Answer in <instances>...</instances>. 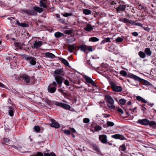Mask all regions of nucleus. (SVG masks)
Segmentation results:
<instances>
[{"label": "nucleus", "mask_w": 156, "mask_h": 156, "mask_svg": "<svg viewBox=\"0 0 156 156\" xmlns=\"http://www.w3.org/2000/svg\"><path fill=\"white\" fill-rule=\"evenodd\" d=\"M119 21L120 22H122L127 24L130 23V24H133V22L131 20H130L128 19H127L126 18H120L119 19Z\"/></svg>", "instance_id": "nucleus-10"}, {"label": "nucleus", "mask_w": 156, "mask_h": 156, "mask_svg": "<svg viewBox=\"0 0 156 156\" xmlns=\"http://www.w3.org/2000/svg\"><path fill=\"white\" fill-rule=\"evenodd\" d=\"M45 54V56L48 58H53L55 57V56L53 54L51 53L47 52Z\"/></svg>", "instance_id": "nucleus-19"}, {"label": "nucleus", "mask_w": 156, "mask_h": 156, "mask_svg": "<svg viewBox=\"0 0 156 156\" xmlns=\"http://www.w3.org/2000/svg\"><path fill=\"white\" fill-rule=\"evenodd\" d=\"M34 129L35 131L37 132H39L40 130V127L38 126H35L34 127Z\"/></svg>", "instance_id": "nucleus-41"}, {"label": "nucleus", "mask_w": 156, "mask_h": 156, "mask_svg": "<svg viewBox=\"0 0 156 156\" xmlns=\"http://www.w3.org/2000/svg\"><path fill=\"white\" fill-rule=\"evenodd\" d=\"M63 34L60 32H57L55 34V36L56 37H59L63 36Z\"/></svg>", "instance_id": "nucleus-33"}, {"label": "nucleus", "mask_w": 156, "mask_h": 156, "mask_svg": "<svg viewBox=\"0 0 156 156\" xmlns=\"http://www.w3.org/2000/svg\"><path fill=\"white\" fill-rule=\"evenodd\" d=\"M62 103H60L59 102H56L55 104V105H56V106H60L62 107Z\"/></svg>", "instance_id": "nucleus-55"}, {"label": "nucleus", "mask_w": 156, "mask_h": 156, "mask_svg": "<svg viewBox=\"0 0 156 156\" xmlns=\"http://www.w3.org/2000/svg\"><path fill=\"white\" fill-rule=\"evenodd\" d=\"M62 107L66 110H68L70 111L72 110V108H71L70 106L68 104L62 103Z\"/></svg>", "instance_id": "nucleus-17"}, {"label": "nucleus", "mask_w": 156, "mask_h": 156, "mask_svg": "<svg viewBox=\"0 0 156 156\" xmlns=\"http://www.w3.org/2000/svg\"><path fill=\"white\" fill-rule=\"evenodd\" d=\"M59 21L61 23L66 24L65 20L63 18H60L58 19Z\"/></svg>", "instance_id": "nucleus-40"}, {"label": "nucleus", "mask_w": 156, "mask_h": 156, "mask_svg": "<svg viewBox=\"0 0 156 156\" xmlns=\"http://www.w3.org/2000/svg\"><path fill=\"white\" fill-rule=\"evenodd\" d=\"M55 79L58 85L61 84L62 83L64 78L60 76H57L55 77Z\"/></svg>", "instance_id": "nucleus-4"}, {"label": "nucleus", "mask_w": 156, "mask_h": 156, "mask_svg": "<svg viewBox=\"0 0 156 156\" xmlns=\"http://www.w3.org/2000/svg\"><path fill=\"white\" fill-rule=\"evenodd\" d=\"M79 48L82 51L85 52L87 51V46L86 45H81L79 46Z\"/></svg>", "instance_id": "nucleus-27"}, {"label": "nucleus", "mask_w": 156, "mask_h": 156, "mask_svg": "<svg viewBox=\"0 0 156 156\" xmlns=\"http://www.w3.org/2000/svg\"><path fill=\"white\" fill-rule=\"evenodd\" d=\"M90 121V120L88 118H85L83 119V122L86 123H88Z\"/></svg>", "instance_id": "nucleus-52"}, {"label": "nucleus", "mask_w": 156, "mask_h": 156, "mask_svg": "<svg viewBox=\"0 0 156 156\" xmlns=\"http://www.w3.org/2000/svg\"><path fill=\"white\" fill-rule=\"evenodd\" d=\"M64 133L67 135H70V132L69 129L68 130L65 129L64 131Z\"/></svg>", "instance_id": "nucleus-49"}, {"label": "nucleus", "mask_w": 156, "mask_h": 156, "mask_svg": "<svg viewBox=\"0 0 156 156\" xmlns=\"http://www.w3.org/2000/svg\"><path fill=\"white\" fill-rule=\"evenodd\" d=\"M72 32V30H66L64 33L65 34H71Z\"/></svg>", "instance_id": "nucleus-53"}, {"label": "nucleus", "mask_w": 156, "mask_h": 156, "mask_svg": "<svg viewBox=\"0 0 156 156\" xmlns=\"http://www.w3.org/2000/svg\"><path fill=\"white\" fill-rule=\"evenodd\" d=\"M51 123L50 124V126L51 127L58 128L59 127L60 125L54 119L51 120Z\"/></svg>", "instance_id": "nucleus-7"}, {"label": "nucleus", "mask_w": 156, "mask_h": 156, "mask_svg": "<svg viewBox=\"0 0 156 156\" xmlns=\"http://www.w3.org/2000/svg\"><path fill=\"white\" fill-rule=\"evenodd\" d=\"M35 11L34 10H30L29 15L36 16L37 15V13L35 12Z\"/></svg>", "instance_id": "nucleus-34"}, {"label": "nucleus", "mask_w": 156, "mask_h": 156, "mask_svg": "<svg viewBox=\"0 0 156 156\" xmlns=\"http://www.w3.org/2000/svg\"><path fill=\"white\" fill-rule=\"evenodd\" d=\"M136 108H134L133 109H129V110L131 111V113L133 114L135 112L136 113Z\"/></svg>", "instance_id": "nucleus-56"}, {"label": "nucleus", "mask_w": 156, "mask_h": 156, "mask_svg": "<svg viewBox=\"0 0 156 156\" xmlns=\"http://www.w3.org/2000/svg\"><path fill=\"white\" fill-rule=\"evenodd\" d=\"M93 26L89 24L87 25L86 27L84 28L85 30L87 31H90L93 30Z\"/></svg>", "instance_id": "nucleus-23"}, {"label": "nucleus", "mask_w": 156, "mask_h": 156, "mask_svg": "<svg viewBox=\"0 0 156 156\" xmlns=\"http://www.w3.org/2000/svg\"><path fill=\"white\" fill-rule=\"evenodd\" d=\"M126 7V5H125L119 4V5L117 6L116 5V8H115L117 12L119 11H124Z\"/></svg>", "instance_id": "nucleus-5"}, {"label": "nucleus", "mask_w": 156, "mask_h": 156, "mask_svg": "<svg viewBox=\"0 0 156 156\" xmlns=\"http://www.w3.org/2000/svg\"><path fill=\"white\" fill-rule=\"evenodd\" d=\"M9 106L7 107L8 108L9 110V115L11 116H12L13 115V109L12 107L11 106H10V105H12V104L10 103L9 102Z\"/></svg>", "instance_id": "nucleus-12"}, {"label": "nucleus", "mask_w": 156, "mask_h": 156, "mask_svg": "<svg viewBox=\"0 0 156 156\" xmlns=\"http://www.w3.org/2000/svg\"><path fill=\"white\" fill-rule=\"evenodd\" d=\"M111 4L112 5H114L115 8V7L116 8V6H115V5H116L117 4V3L116 2H114V1L112 2H111Z\"/></svg>", "instance_id": "nucleus-62"}, {"label": "nucleus", "mask_w": 156, "mask_h": 156, "mask_svg": "<svg viewBox=\"0 0 156 156\" xmlns=\"http://www.w3.org/2000/svg\"><path fill=\"white\" fill-rule=\"evenodd\" d=\"M132 34L133 36H137L138 35V34L136 32H134L132 33Z\"/></svg>", "instance_id": "nucleus-60"}, {"label": "nucleus", "mask_w": 156, "mask_h": 156, "mask_svg": "<svg viewBox=\"0 0 156 156\" xmlns=\"http://www.w3.org/2000/svg\"><path fill=\"white\" fill-rule=\"evenodd\" d=\"M107 126H113L114 124L113 122H112L108 121L107 123Z\"/></svg>", "instance_id": "nucleus-38"}, {"label": "nucleus", "mask_w": 156, "mask_h": 156, "mask_svg": "<svg viewBox=\"0 0 156 156\" xmlns=\"http://www.w3.org/2000/svg\"><path fill=\"white\" fill-rule=\"evenodd\" d=\"M144 53L148 56H150L151 54V52L149 48H147L145 49Z\"/></svg>", "instance_id": "nucleus-26"}, {"label": "nucleus", "mask_w": 156, "mask_h": 156, "mask_svg": "<svg viewBox=\"0 0 156 156\" xmlns=\"http://www.w3.org/2000/svg\"><path fill=\"white\" fill-rule=\"evenodd\" d=\"M94 129L96 131H98L101 130L102 128L100 126L97 125L95 127Z\"/></svg>", "instance_id": "nucleus-48"}, {"label": "nucleus", "mask_w": 156, "mask_h": 156, "mask_svg": "<svg viewBox=\"0 0 156 156\" xmlns=\"http://www.w3.org/2000/svg\"><path fill=\"white\" fill-rule=\"evenodd\" d=\"M150 126H153L154 128H155L156 127V122H155L152 121H151L150 122H149V124Z\"/></svg>", "instance_id": "nucleus-28"}, {"label": "nucleus", "mask_w": 156, "mask_h": 156, "mask_svg": "<svg viewBox=\"0 0 156 156\" xmlns=\"http://www.w3.org/2000/svg\"><path fill=\"white\" fill-rule=\"evenodd\" d=\"M137 122L143 125H147L149 124V121L146 119H143L139 120Z\"/></svg>", "instance_id": "nucleus-9"}, {"label": "nucleus", "mask_w": 156, "mask_h": 156, "mask_svg": "<svg viewBox=\"0 0 156 156\" xmlns=\"http://www.w3.org/2000/svg\"><path fill=\"white\" fill-rule=\"evenodd\" d=\"M138 8H139V9H141V10L144 9V7L143 6H142V5H139Z\"/></svg>", "instance_id": "nucleus-64"}, {"label": "nucleus", "mask_w": 156, "mask_h": 156, "mask_svg": "<svg viewBox=\"0 0 156 156\" xmlns=\"http://www.w3.org/2000/svg\"><path fill=\"white\" fill-rule=\"evenodd\" d=\"M112 137L113 138L116 139H119L121 140H124L125 139V137L119 134H116L112 135Z\"/></svg>", "instance_id": "nucleus-14"}, {"label": "nucleus", "mask_w": 156, "mask_h": 156, "mask_svg": "<svg viewBox=\"0 0 156 156\" xmlns=\"http://www.w3.org/2000/svg\"><path fill=\"white\" fill-rule=\"evenodd\" d=\"M142 81H143L144 83H145V84H147L148 83H149V82L143 79Z\"/></svg>", "instance_id": "nucleus-63"}, {"label": "nucleus", "mask_w": 156, "mask_h": 156, "mask_svg": "<svg viewBox=\"0 0 156 156\" xmlns=\"http://www.w3.org/2000/svg\"><path fill=\"white\" fill-rule=\"evenodd\" d=\"M54 74L56 75L61 74L62 76L64 75V73H63V71L62 69H59L55 70L54 71Z\"/></svg>", "instance_id": "nucleus-16"}, {"label": "nucleus", "mask_w": 156, "mask_h": 156, "mask_svg": "<svg viewBox=\"0 0 156 156\" xmlns=\"http://www.w3.org/2000/svg\"><path fill=\"white\" fill-rule=\"evenodd\" d=\"M43 154L41 152H38L35 155H31L30 156H43Z\"/></svg>", "instance_id": "nucleus-46"}, {"label": "nucleus", "mask_w": 156, "mask_h": 156, "mask_svg": "<svg viewBox=\"0 0 156 156\" xmlns=\"http://www.w3.org/2000/svg\"><path fill=\"white\" fill-rule=\"evenodd\" d=\"M43 100L46 102L47 103L48 105L50 104L51 102L47 98H45L43 99Z\"/></svg>", "instance_id": "nucleus-47"}, {"label": "nucleus", "mask_w": 156, "mask_h": 156, "mask_svg": "<svg viewBox=\"0 0 156 156\" xmlns=\"http://www.w3.org/2000/svg\"><path fill=\"white\" fill-rule=\"evenodd\" d=\"M51 85H49L48 87V90L49 92L53 93L55 92L56 90V88L55 87H51Z\"/></svg>", "instance_id": "nucleus-20"}, {"label": "nucleus", "mask_w": 156, "mask_h": 156, "mask_svg": "<svg viewBox=\"0 0 156 156\" xmlns=\"http://www.w3.org/2000/svg\"><path fill=\"white\" fill-rule=\"evenodd\" d=\"M42 44L41 41H36L34 44V47L35 48H38L42 45Z\"/></svg>", "instance_id": "nucleus-11"}, {"label": "nucleus", "mask_w": 156, "mask_h": 156, "mask_svg": "<svg viewBox=\"0 0 156 156\" xmlns=\"http://www.w3.org/2000/svg\"><path fill=\"white\" fill-rule=\"evenodd\" d=\"M47 2V0H41L40 1L39 6L40 7H43L45 8H47V5L45 4V3Z\"/></svg>", "instance_id": "nucleus-15"}, {"label": "nucleus", "mask_w": 156, "mask_h": 156, "mask_svg": "<svg viewBox=\"0 0 156 156\" xmlns=\"http://www.w3.org/2000/svg\"><path fill=\"white\" fill-rule=\"evenodd\" d=\"M88 50L89 51H91L93 50V49L91 46H87V50Z\"/></svg>", "instance_id": "nucleus-54"}, {"label": "nucleus", "mask_w": 156, "mask_h": 156, "mask_svg": "<svg viewBox=\"0 0 156 156\" xmlns=\"http://www.w3.org/2000/svg\"><path fill=\"white\" fill-rule=\"evenodd\" d=\"M51 85V86L52 85V86H53V87H55L57 86V84L54 81L52 83Z\"/></svg>", "instance_id": "nucleus-61"}, {"label": "nucleus", "mask_w": 156, "mask_h": 156, "mask_svg": "<svg viewBox=\"0 0 156 156\" xmlns=\"http://www.w3.org/2000/svg\"><path fill=\"white\" fill-rule=\"evenodd\" d=\"M123 40V38L120 37H118L115 39V41L118 42H122Z\"/></svg>", "instance_id": "nucleus-45"}, {"label": "nucleus", "mask_w": 156, "mask_h": 156, "mask_svg": "<svg viewBox=\"0 0 156 156\" xmlns=\"http://www.w3.org/2000/svg\"><path fill=\"white\" fill-rule=\"evenodd\" d=\"M16 23L19 26H20L23 27H28L29 26L26 23H20L19 21L17 20L16 21Z\"/></svg>", "instance_id": "nucleus-18"}, {"label": "nucleus", "mask_w": 156, "mask_h": 156, "mask_svg": "<svg viewBox=\"0 0 156 156\" xmlns=\"http://www.w3.org/2000/svg\"><path fill=\"white\" fill-rule=\"evenodd\" d=\"M62 61L63 63H64L66 66H68L69 63L68 62L66 59L64 58H62Z\"/></svg>", "instance_id": "nucleus-39"}, {"label": "nucleus", "mask_w": 156, "mask_h": 156, "mask_svg": "<svg viewBox=\"0 0 156 156\" xmlns=\"http://www.w3.org/2000/svg\"><path fill=\"white\" fill-rule=\"evenodd\" d=\"M120 74L123 76H126L127 75V72L124 71L122 70L120 72Z\"/></svg>", "instance_id": "nucleus-42"}, {"label": "nucleus", "mask_w": 156, "mask_h": 156, "mask_svg": "<svg viewBox=\"0 0 156 156\" xmlns=\"http://www.w3.org/2000/svg\"><path fill=\"white\" fill-rule=\"evenodd\" d=\"M129 78L133 79L134 80H137L140 82H142V80H143V79L133 74H130L129 75Z\"/></svg>", "instance_id": "nucleus-8"}, {"label": "nucleus", "mask_w": 156, "mask_h": 156, "mask_svg": "<svg viewBox=\"0 0 156 156\" xmlns=\"http://www.w3.org/2000/svg\"><path fill=\"white\" fill-rule=\"evenodd\" d=\"M110 84L112 90L114 91L119 92L122 90V88L121 87L116 85L113 83H110Z\"/></svg>", "instance_id": "nucleus-3"}, {"label": "nucleus", "mask_w": 156, "mask_h": 156, "mask_svg": "<svg viewBox=\"0 0 156 156\" xmlns=\"http://www.w3.org/2000/svg\"><path fill=\"white\" fill-rule=\"evenodd\" d=\"M119 102L122 105H124L126 102V100L123 99H121L119 100Z\"/></svg>", "instance_id": "nucleus-43"}, {"label": "nucleus", "mask_w": 156, "mask_h": 156, "mask_svg": "<svg viewBox=\"0 0 156 156\" xmlns=\"http://www.w3.org/2000/svg\"><path fill=\"white\" fill-rule=\"evenodd\" d=\"M93 149L96 152H99L100 150L99 147L97 146V145L95 144H92L91 145Z\"/></svg>", "instance_id": "nucleus-22"}, {"label": "nucleus", "mask_w": 156, "mask_h": 156, "mask_svg": "<svg viewBox=\"0 0 156 156\" xmlns=\"http://www.w3.org/2000/svg\"><path fill=\"white\" fill-rule=\"evenodd\" d=\"M138 55L140 57L142 58H145L146 55L143 52L140 51L139 52Z\"/></svg>", "instance_id": "nucleus-31"}, {"label": "nucleus", "mask_w": 156, "mask_h": 156, "mask_svg": "<svg viewBox=\"0 0 156 156\" xmlns=\"http://www.w3.org/2000/svg\"><path fill=\"white\" fill-rule=\"evenodd\" d=\"M107 136L105 135H100L99 138L101 142L103 143L106 144L107 143Z\"/></svg>", "instance_id": "nucleus-6"}, {"label": "nucleus", "mask_w": 156, "mask_h": 156, "mask_svg": "<svg viewBox=\"0 0 156 156\" xmlns=\"http://www.w3.org/2000/svg\"><path fill=\"white\" fill-rule=\"evenodd\" d=\"M111 41L110 40V38L107 37L105 38L101 42V44H104L106 42H110Z\"/></svg>", "instance_id": "nucleus-29"}, {"label": "nucleus", "mask_w": 156, "mask_h": 156, "mask_svg": "<svg viewBox=\"0 0 156 156\" xmlns=\"http://www.w3.org/2000/svg\"><path fill=\"white\" fill-rule=\"evenodd\" d=\"M69 129L70 133H73L76 132V130L73 128L70 127Z\"/></svg>", "instance_id": "nucleus-51"}, {"label": "nucleus", "mask_w": 156, "mask_h": 156, "mask_svg": "<svg viewBox=\"0 0 156 156\" xmlns=\"http://www.w3.org/2000/svg\"><path fill=\"white\" fill-rule=\"evenodd\" d=\"M23 57L25 59L32 65H34L36 63V59L35 58L30 56L24 55Z\"/></svg>", "instance_id": "nucleus-2"}, {"label": "nucleus", "mask_w": 156, "mask_h": 156, "mask_svg": "<svg viewBox=\"0 0 156 156\" xmlns=\"http://www.w3.org/2000/svg\"><path fill=\"white\" fill-rule=\"evenodd\" d=\"M83 12L85 15H88L91 14V11L89 9H85L83 10Z\"/></svg>", "instance_id": "nucleus-30"}, {"label": "nucleus", "mask_w": 156, "mask_h": 156, "mask_svg": "<svg viewBox=\"0 0 156 156\" xmlns=\"http://www.w3.org/2000/svg\"><path fill=\"white\" fill-rule=\"evenodd\" d=\"M84 78L86 81L88 83H91L92 82V81H93V80L91 78L86 76H84Z\"/></svg>", "instance_id": "nucleus-25"}, {"label": "nucleus", "mask_w": 156, "mask_h": 156, "mask_svg": "<svg viewBox=\"0 0 156 156\" xmlns=\"http://www.w3.org/2000/svg\"><path fill=\"white\" fill-rule=\"evenodd\" d=\"M62 15L65 17H67L69 16H71L72 15V14L71 13H69L66 12L64 13H62Z\"/></svg>", "instance_id": "nucleus-35"}, {"label": "nucleus", "mask_w": 156, "mask_h": 156, "mask_svg": "<svg viewBox=\"0 0 156 156\" xmlns=\"http://www.w3.org/2000/svg\"><path fill=\"white\" fill-rule=\"evenodd\" d=\"M99 40V39L94 37H91L89 39V41H91L92 42L98 41Z\"/></svg>", "instance_id": "nucleus-32"}, {"label": "nucleus", "mask_w": 156, "mask_h": 156, "mask_svg": "<svg viewBox=\"0 0 156 156\" xmlns=\"http://www.w3.org/2000/svg\"><path fill=\"white\" fill-rule=\"evenodd\" d=\"M44 156H56L55 154L53 152H51L50 153H45L44 154Z\"/></svg>", "instance_id": "nucleus-36"}, {"label": "nucleus", "mask_w": 156, "mask_h": 156, "mask_svg": "<svg viewBox=\"0 0 156 156\" xmlns=\"http://www.w3.org/2000/svg\"><path fill=\"white\" fill-rule=\"evenodd\" d=\"M117 111L119 112H120L121 114H123L124 113L123 111L120 108H118Z\"/></svg>", "instance_id": "nucleus-58"}, {"label": "nucleus", "mask_w": 156, "mask_h": 156, "mask_svg": "<svg viewBox=\"0 0 156 156\" xmlns=\"http://www.w3.org/2000/svg\"><path fill=\"white\" fill-rule=\"evenodd\" d=\"M105 98L108 103V107L111 109L114 110L115 109V106L114 105V101L112 98L108 95L105 97Z\"/></svg>", "instance_id": "nucleus-1"}, {"label": "nucleus", "mask_w": 156, "mask_h": 156, "mask_svg": "<svg viewBox=\"0 0 156 156\" xmlns=\"http://www.w3.org/2000/svg\"><path fill=\"white\" fill-rule=\"evenodd\" d=\"M64 84L66 86H69V81L66 80L64 82Z\"/></svg>", "instance_id": "nucleus-57"}, {"label": "nucleus", "mask_w": 156, "mask_h": 156, "mask_svg": "<svg viewBox=\"0 0 156 156\" xmlns=\"http://www.w3.org/2000/svg\"><path fill=\"white\" fill-rule=\"evenodd\" d=\"M68 48L69 51L72 52L75 49V45L74 44L69 45L68 46Z\"/></svg>", "instance_id": "nucleus-24"}, {"label": "nucleus", "mask_w": 156, "mask_h": 156, "mask_svg": "<svg viewBox=\"0 0 156 156\" xmlns=\"http://www.w3.org/2000/svg\"><path fill=\"white\" fill-rule=\"evenodd\" d=\"M119 149L122 151H124L126 150V147L125 145L123 144L120 146L119 147Z\"/></svg>", "instance_id": "nucleus-44"}, {"label": "nucleus", "mask_w": 156, "mask_h": 156, "mask_svg": "<svg viewBox=\"0 0 156 156\" xmlns=\"http://www.w3.org/2000/svg\"><path fill=\"white\" fill-rule=\"evenodd\" d=\"M3 141L6 144H9L10 141L7 138H4L3 139Z\"/></svg>", "instance_id": "nucleus-50"}, {"label": "nucleus", "mask_w": 156, "mask_h": 156, "mask_svg": "<svg viewBox=\"0 0 156 156\" xmlns=\"http://www.w3.org/2000/svg\"><path fill=\"white\" fill-rule=\"evenodd\" d=\"M142 98L140 96H137L136 97V99L138 101H141L142 100Z\"/></svg>", "instance_id": "nucleus-59"}, {"label": "nucleus", "mask_w": 156, "mask_h": 156, "mask_svg": "<svg viewBox=\"0 0 156 156\" xmlns=\"http://www.w3.org/2000/svg\"><path fill=\"white\" fill-rule=\"evenodd\" d=\"M22 77L24 80L25 82L27 83H29L30 82V77L26 74H24Z\"/></svg>", "instance_id": "nucleus-13"}, {"label": "nucleus", "mask_w": 156, "mask_h": 156, "mask_svg": "<svg viewBox=\"0 0 156 156\" xmlns=\"http://www.w3.org/2000/svg\"><path fill=\"white\" fill-rule=\"evenodd\" d=\"M34 9L35 11L40 13L43 11V9L42 8L38 7L35 6L34 7Z\"/></svg>", "instance_id": "nucleus-21"}, {"label": "nucleus", "mask_w": 156, "mask_h": 156, "mask_svg": "<svg viewBox=\"0 0 156 156\" xmlns=\"http://www.w3.org/2000/svg\"><path fill=\"white\" fill-rule=\"evenodd\" d=\"M13 147L16 149L22 152L23 151H24V149L23 148H22L21 147L19 146L18 147H16L15 146H12Z\"/></svg>", "instance_id": "nucleus-37"}]
</instances>
